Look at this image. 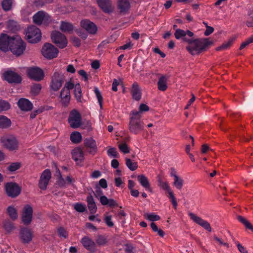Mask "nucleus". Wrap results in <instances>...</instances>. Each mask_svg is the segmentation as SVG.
Returning <instances> with one entry per match:
<instances>
[{
	"label": "nucleus",
	"mask_w": 253,
	"mask_h": 253,
	"mask_svg": "<svg viewBox=\"0 0 253 253\" xmlns=\"http://www.w3.org/2000/svg\"><path fill=\"white\" fill-rule=\"evenodd\" d=\"M81 243L84 248L86 250L94 252L96 250L95 243L87 236L84 237L81 240Z\"/></svg>",
	"instance_id": "nucleus-20"
},
{
	"label": "nucleus",
	"mask_w": 253,
	"mask_h": 253,
	"mask_svg": "<svg viewBox=\"0 0 253 253\" xmlns=\"http://www.w3.org/2000/svg\"><path fill=\"white\" fill-rule=\"evenodd\" d=\"M144 216L147 219L152 221H157L160 219V217L159 215L154 213H146L144 214Z\"/></svg>",
	"instance_id": "nucleus-44"
},
{
	"label": "nucleus",
	"mask_w": 253,
	"mask_h": 253,
	"mask_svg": "<svg viewBox=\"0 0 253 253\" xmlns=\"http://www.w3.org/2000/svg\"><path fill=\"white\" fill-rule=\"evenodd\" d=\"M97 4L102 11L106 13H111L114 10L111 0H96Z\"/></svg>",
	"instance_id": "nucleus-19"
},
{
	"label": "nucleus",
	"mask_w": 253,
	"mask_h": 253,
	"mask_svg": "<svg viewBox=\"0 0 253 253\" xmlns=\"http://www.w3.org/2000/svg\"><path fill=\"white\" fill-rule=\"evenodd\" d=\"M9 50L15 56H19L23 54L26 44L19 36L12 37Z\"/></svg>",
	"instance_id": "nucleus-3"
},
{
	"label": "nucleus",
	"mask_w": 253,
	"mask_h": 253,
	"mask_svg": "<svg viewBox=\"0 0 253 253\" xmlns=\"http://www.w3.org/2000/svg\"><path fill=\"white\" fill-rule=\"evenodd\" d=\"M42 55L48 59H52L57 56L58 50L50 43H45L41 50Z\"/></svg>",
	"instance_id": "nucleus-9"
},
{
	"label": "nucleus",
	"mask_w": 253,
	"mask_h": 253,
	"mask_svg": "<svg viewBox=\"0 0 253 253\" xmlns=\"http://www.w3.org/2000/svg\"><path fill=\"white\" fill-rule=\"evenodd\" d=\"M4 227L7 231L10 232L13 229L14 226L10 221H5L4 223Z\"/></svg>",
	"instance_id": "nucleus-58"
},
{
	"label": "nucleus",
	"mask_w": 253,
	"mask_h": 253,
	"mask_svg": "<svg viewBox=\"0 0 253 253\" xmlns=\"http://www.w3.org/2000/svg\"><path fill=\"white\" fill-rule=\"evenodd\" d=\"M65 79V77L62 72L57 71H55L51 78L50 84L51 88L55 91H58L62 86Z\"/></svg>",
	"instance_id": "nucleus-7"
},
{
	"label": "nucleus",
	"mask_w": 253,
	"mask_h": 253,
	"mask_svg": "<svg viewBox=\"0 0 253 253\" xmlns=\"http://www.w3.org/2000/svg\"><path fill=\"white\" fill-rule=\"evenodd\" d=\"M20 167V164L19 163H11L8 167L7 169L10 171H14Z\"/></svg>",
	"instance_id": "nucleus-49"
},
{
	"label": "nucleus",
	"mask_w": 253,
	"mask_h": 253,
	"mask_svg": "<svg viewBox=\"0 0 253 253\" xmlns=\"http://www.w3.org/2000/svg\"><path fill=\"white\" fill-rule=\"evenodd\" d=\"M13 0H2L1 3V7L5 11L11 9Z\"/></svg>",
	"instance_id": "nucleus-38"
},
{
	"label": "nucleus",
	"mask_w": 253,
	"mask_h": 253,
	"mask_svg": "<svg viewBox=\"0 0 253 253\" xmlns=\"http://www.w3.org/2000/svg\"><path fill=\"white\" fill-rule=\"evenodd\" d=\"M27 73L29 78L36 81H41L44 78L43 71L38 67L29 68L27 70Z\"/></svg>",
	"instance_id": "nucleus-12"
},
{
	"label": "nucleus",
	"mask_w": 253,
	"mask_h": 253,
	"mask_svg": "<svg viewBox=\"0 0 253 253\" xmlns=\"http://www.w3.org/2000/svg\"><path fill=\"white\" fill-rule=\"evenodd\" d=\"M186 35L189 37H192L194 34L189 30L184 31L180 29H176L175 30L174 36L176 39H182L184 36H186Z\"/></svg>",
	"instance_id": "nucleus-26"
},
{
	"label": "nucleus",
	"mask_w": 253,
	"mask_h": 253,
	"mask_svg": "<svg viewBox=\"0 0 253 253\" xmlns=\"http://www.w3.org/2000/svg\"><path fill=\"white\" fill-rule=\"evenodd\" d=\"M131 92L134 99L138 101L141 99V92L137 83L133 84Z\"/></svg>",
	"instance_id": "nucleus-23"
},
{
	"label": "nucleus",
	"mask_w": 253,
	"mask_h": 253,
	"mask_svg": "<svg viewBox=\"0 0 253 253\" xmlns=\"http://www.w3.org/2000/svg\"><path fill=\"white\" fill-rule=\"evenodd\" d=\"M33 217V208L29 205H26L23 208L21 215L22 221L24 224L28 225L31 222Z\"/></svg>",
	"instance_id": "nucleus-13"
},
{
	"label": "nucleus",
	"mask_w": 253,
	"mask_h": 253,
	"mask_svg": "<svg viewBox=\"0 0 253 253\" xmlns=\"http://www.w3.org/2000/svg\"><path fill=\"white\" fill-rule=\"evenodd\" d=\"M157 179L158 186H159L163 190L167 191L168 193L169 194V197L171 200V202L173 207L176 209L177 206V203L173 193L169 185L168 182L164 181L163 180V176L161 174H158L157 176Z\"/></svg>",
	"instance_id": "nucleus-5"
},
{
	"label": "nucleus",
	"mask_w": 253,
	"mask_h": 253,
	"mask_svg": "<svg viewBox=\"0 0 253 253\" xmlns=\"http://www.w3.org/2000/svg\"><path fill=\"white\" fill-rule=\"evenodd\" d=\"M137 178L142 187L144 188H150V182L148 178L144 174L138 175Z\"/></svg>",
	"instance_id": "nucleus-31"
},
{
	"label": "nucleus",
	"mask_w": 253,
	"mask_h": 253,
	"mask_svg": "<svg viewBox=\"0 0 253 253\" xmlns=\"http://www.w3.org/2000/svg\"><path fill=\"white\" fill-rule=\"evenodd\" d=\"M78 74L83 78L84 81L87 82L88 81V76L84 70H79L78 71Z\"/></svg>",
	"instance_id": "nucleus-64"
},
{
	"label": "nucleus",
	"mask_w": 253,
	"mask_h": 253,
	"mask_svg": "<svg viewBox=\"0 0 253 253\" xmlns=\"http://www.w3.org/2000/svg\"><path fill=\"white\" fill-rule=\"evenodd\" d=\"M51 39L59 48H63L67 45L68 41L66 36L59 31H53L51 34Z\"/></svg>",
	"instance_id": "nucleus-8"
},
{
	"label": "nucleus",
	"mask_w": 253,
	"mask_h": 253,
	"mask_svg": "<svg viewBox=\"0 0 253 253\" xmlns=\"http://www.w3.org/2000/svg\"><path fill=\"white\" fill-rule=\"evenodd\" d=\"M81 127L83 129H86L88 131L92 130L91 125L90 122H87L86 124L82 123Z\"/></svg>",
	"instance_id": "nucleus-60"
},
{
	"label": "nucleus",
	"mask_w": 253,
	"mask_h": 253,
	"mask_svg": "<svg viewBox=\"0 0 253 253\" xmlns=\"http://www.w3.org/2000/svg\"><path fill=\"white\" fill-rule=\"evenodd\" d=\"M33 234L31 231L27 228H22L20 232V239L24 244H29L32 240Z\"/></svg>",
	"instance_id": "nucleus-18"
},
{
	"label": "nucleus",
	"mask_w": 253,
	"mask_h": 253,
	"mask_svg": "<svg viewBox=\"0 0 253 253\" xmlns=\"http://www.w3.org/2000/svg\"><path fill=\"white\" fill-rule=\"evenodd\" d=\"M104 220H105V222L108 225V226L111 227L114 226V223L112 221V220H111V215L106 216L105 217Z\"/></svg>",
	"instance_id": "nucleus-63"
},
{
	"label": "nucleus",
	"mask_w": 253,
	"mask_h": 253,
	"mask_svg": "<svg viewBox=\"0 0 253 253\" xmlns=\"http://www.w3.org/2000/svg\"><path fill=\"white\" fill-rule=\"evenodd\" d=\"M17 105L21 110L23 111H30L33 108V104L28 99L22 98L17 102Z\"/></svg>",
	"instance_id": "nucleus-21"
},
{
	"label": "nucleus",
	"mask_w": 253,
	"mask_h": 253,
	"mask_svg": "<svg viewBox=\"0 0 253 253\" xmlns=\"http://www.w3.org/2000/svg\"><path fill=\"white\" fill-rule=\"evenodd\" d=\"M167 79L165 76H163L160 78L158 82V87L160 90L164 91L167 89Z\"/></svg>",
	"instance_id": "nucleus-34"
},
{
	"label": "nucleus",
	"mask_w": 253,
	"mask_h": 253,
	"mask_svg": "<svg viewBox=\"0 0 253 253\" xmlns=\"http://www.w3.org/2000/svg\"><path fill=\"white\" fill-rule=\"evenodd\" d=\"M81 115L78 111L73 110L70 112L68 121L71 127L77 128L81 126Z\"/></svg>",
	"instance_id": "nucleus-11"
},
{
	"label": "nucleus",
	"mask_w": 253,
	"mask_h": 253,
	"mask_svg": "<svg viewBox=\"0 0 253 253\" xmlns=\"http://www.w3.org/2000/svg\"><path fill=\"white\" fill-rule=\"evenodd\" d=\"M58 232L60 237H63L65 238L68 236V233L66 230L63 227H60L58 229Z\"/></svg>",
	"instance_id": "nucleus-59"
},
{
	"label": "nucleus",
	"mask_w": 253,
	"mask_h": 253,
	"mask_svg": "<svg viewBox=\"0 0 253 253\" xmlns=\"http://www.w3.org/2000/svg\"><path fill=\"white\" fill-rule=\"evenodd\" d=\"M75 210L80 212H83L85 211V205L80 204L77 203L74 205Z\"/></svg>",
	"instance_id": "nucleus-52"
},
{
	"label": "nucleus",
	"mask_w": 253,
	"mask_h": 253,
	"mask_svg": "<svg viewBox=\"0 0 253 253\" xmlns=\"http://www.w3.org/2000/svg\"><path fill=\"white\" fill-rule=\"evenodd\" d=\"M71 41L75 46L79 47L81 45V40L78 37L72 36L71 38Z\"/></svg>",
	"instance_id": "nucleus-57"
},
{
	"label": "nucleus",
	"mask_w": 253,
	"mask_h": 253,
	"mask_svg": "<svg viewBox=\"0 0 253 253\" xmlns=\"http://www.w3.org/2000/svg\"><path fill=\"white\" fill-rule=\"evenodd\" d=\"M51 177V172L49 169H45L42 173L40 178L49 181L50 178Z\"/></svg>",
	"instance_id": "nucleus-45"
},
{
	"label": "nucleus",
	"mask_w": 253,
	"mask_h": 253,
	"mask_svg": "<svg viewBox=\"0 0 253 253\" xmlns=\"http://www.w3.org/2000/svg\"><path fill=\"white\" fill-rule=\"evenodd\" d=\"M126 165L131 171L136 170L138 168L137 163L136 162H133L127 158H126Z\"/></svg>",
	"instance_id": "nucleus-37"
},
{
	"label": "nucleus",
	"mask_w": 253,
	"mask_h": 253,
	"mask_svg": "<svg viewBox=\"0 0 253 253\" xmlns=\"http://www.w3.org/2000/svg\"><path fill=\"white\" fill-rule=\"evenodd\" d=\"M81 27L90 34H95L97 32V27L94 23L89 20L84 19L81 21Z\"/></svg>",
	"instance_id": "nucleus-17"
},
{
	"label": "nucleus",
	"mask_w": 253,
	"mask_h": 253,
	"mask_svg": "<svg viewBox=\"0 0 253 253\" xmlns=\"http://www.w3.org/2000/svg\"><path fill=\"white\" fill-rule=\"evenodd\" d=\"M7 211L9 216L12 219L15 220L17 219V213L15 208L10 206L7 208Z\"/></svg>",
	"instance_id": "nucleus-42"
},
{
	"label": "nucleus",
	"mask_w": 253,
	"mask_h": 253,
	"mask_svg": "<svg viewBox=\"0 0 253 253\" xmlns=\"http://www.w3.org/2000/svg\"><path fill=\"white\" fill-rule=\"evenodd\" d=\"M107 154L109 156H112L113 157L116 158L118 157V152L116 151V149L114 147L110 148L107 151Z\"/></svg>",
	"instance_id": "nucleus-55"
},
{
	"label": "nucleus",
	"mask_w": 253,
	"mask_h": 253,
	"mask_svg": "<svg viewBox=\"0 0 253 253\" xmlns=\"http://www.w3.org/2000/svg\"><path fill=\"white\" fill-rule=\"evenodd\" d=\"M4 79L9 83L20 84L22 81L21 77L17 73L12 71H7L4 73Z\"/></svg>",
	"instance_id": "nucleus-15"
},
{
	"label": "nucleus",
	"mask_w": 253,
	"mask_h": 253,
	"mask_svg": "<svg viewBox=\"0 0 253 253\" xmlns=\"http://www.w3.org/2000/svg\"><path fill=\"white\" fill-rule=\"evenodd\" d=\"M130 3L128 0H118V7L121 13H126L130 8Z\"/></svg>",
	"instance_id": "nucleus-24"
},
{
	"label": "nucleus",
	"mask_w": 253,
	"mask_h": 253,
	"mask_svg": "<svg viewBox=\"0 0 253 253\" xmlns=\"http://www.w3.org/2000/svg\"><path fill=\"white\" fill-rule=\"evenodd\" d=\"M10 104L5 100H0V112L5 111L9 109Z\"/></svg>",
	"instance_id": "nucleus-43"
},
{
	"label": "nucleus",
	"mask_w": 253,
	"mask_h": 253,
	"mask_svg": "<svg viewBox=\"0 0 253 253\" xmlns=\"http://www.w3.org/2000/svg\"><path fill=\"white\" fill-rule=\"evenodd\" d=\"M130 115L129 130L132 133L138 134L144 128V123L141 121V116L140 115V112L133 110L131 111Z\"/></svg>",
	"instance_id": "nucleus-2"
},
{
	"label": "nucleus",
	"mask_w": 253,
	"mask_h": 253,
	"mask_svg": "<svg viewBox=\"0 0 253 253\" xmlns=\"http://www.w3.org/2000/svg\"><path fill=\"white\" fill-rule=\"evenodd\" d=\"M53 0H35V4L37 6H42L46 3H51Z\"/></svg>",
	"instance_id": "nucleus-50"
},
{
	"label": "nucleus",
	"mask_w": 253,
	"mask_h": 253,
	"mask_svg": "<svg viewBox=\"0 0 253 253\" xmlns=\"http://www.w3.org/2000/svg\"><path fill=\"white\" fill-rule=\"evenodd\" d=\"M72 158L75 161H83L84 158V152L80 148L74 149L72 152Z\"/></svg>",
	"instance_id": "nucleus-29"
},
{
	"label": "nucleus",
	"mask_w": 253,
	"mask_h": 253,
	"mask_svg": "<svg viewBox=\"0 0 253 253\" xmlns=\"http://www.w3.org/2000/svg\"><path fill=\"white\" fill-rule=\"evenodd\" d=\"M94 92L95 93L96 96L98 99V102L100 107H102L103 98L100 92L97 87H94Z\"/></svg>",
	"instance_id": "nucleus-51"
},
{
	"label": "nucleus",
	"mask_w": 253,
	"mask_h": 253,
	"mask_svg": "<svg viewBox=\"0 0 253 253\" xmlns=\"http://www.w3.org/2000/svg\"><path fill=\"white\" fill-rule=\"evenodd\" d=\"M45 16V13L40 11L33 16V21L37 25H41Z\"/></svg>",
	"instance_id": "nucleus-30"
},
{
	"label": "nucleus",
	"mask_w": 253,
	"mask_h": 253,
	"mask_svg": "<svg viewBox=\"0 0 253 253\" xmlns=\"http://www.w3.org/2000/svg\"><path fill=\"white\" fill-rule=\"evenodd\" d=\"M12 37L7 34H1L0 35V50L4 52L7 51L10 48Z\"/></svg>",
	"instance_id": "nucleus-16"
},
{
	"label": "nucleus",
	"mask_w": 253,
	"mask_h": 253,
	"mask_svg": "<svg viewBox=\"0 0 253 253\" xmlns=\"http://www.w3.org/2000/svg\"><path fill=\"white\" fill-rule=\"evenodd\" d=\"M182 40L183 42L188 43L186 48L192 55L200 54L213 44V41H210L208 38L193 40L192 37L188 38L184 36Z\"/></svg>",
	"instance_id": "nucleus-1"
},
{
	"label": "nucleus",
	"mask_w": 253,
	"mask_h": 253,
	"mask_svg": "<svg viewBox=\"0 0 253 253\" xmlns=\"http://www.w3.org/2000/svg\"><path fill=\"white\" fill-rule=\"evenodd\" d=\"M119 148L120 150L125 154L128 153L129 149L126 143H123L119 145Z\"/></svg>",
	"instance_id": "nucleus-53"
},
{
	"label": "nucleus",
	"mask_w": 253,
	"mask_h": 253,
	"mask_svg": "<svg viewBox=\"0 0 253 253\" xmlns=\"http://www.w3.org/2000/svg\"><path fill=\"white\" fill-rule=\"evenodd\" d=\"M96 242L99 246H104L106 244L107 240L104 236L99 235L97 237Z\"/></svg>",
	"instance_id": "nucleus-47"
},
{
	"label": "nucleus",
	"mask_w": 253,
	"mask_h": 253,
	"mask_svg": "<svg viewBox=\"0 0 253 253\" xmlns=\"http://www.w3.org/2000/svg\"><path fill=\"white\" fill-rule=\"evenodd\" d=\"M25 36L29 42L37 43L41 40V32L36 26L32 25L28 27Z\"/></svg>",
	"instance_id": "nucleus-6"
},
{
	"label": "nucleus",
	"mask_w": 253,
	"mask_h": 253,
	"mask_svg": "<svg viewBox=\"0 0 253 253\" xmlns=\"http://www.w3.org/2000/svg\"><path fill=\"white\" fill-rule=\"evenodd\" d=\"M233 40H230L227 42L223 43L221 46L216 48V50L226 49L230 47L233 42Z\"/></svg>",
	"instance_id": "nucleus-46"
},
{
	"label": "nucleus",
	"mask_w": 253,
	"mask_h": 253,
	"mask_svg": "<svg viewBox=\"0 0 253 253\" xmlns=\"http://www.w3.org/2000/svg\"><path fill=\"white\" fill-rule=\"evenodd\" d=\"M60 97L62 103L64 104L65 106H67L71 98L70 91L65 88H63L60 92Z\"/></svg>",
	"instance_id": "nucleus-22"
},
{
	"label": "nucleus",
	"mask_w": 253,
	"mask_h": 253,
	"mask_svg": "<svg viewBox=\"0 0 253 253\" xmlns=\"http://www.w3.org/2000/svg\"><path fill=\"white\" fill-rule=\"evenodd\" d=\"M82 137L81 133L78 131H75L71 133L70 139L74 143H79L82 141Z\"/></svg>",
	"instance_id": "nucleus-35"
},
{
	"label": "nucleus",
	"mask_w": 253,
	"mask_h": 253,
	"mask_svg": "<svg viewBox=\"0 0 253 253\" xmlns=\"http://www.w3.org/2000/svg\"><path fill=\"white\" fill-rule=\"evenodd\" d=\"M95 191H92V192L94 193L95 196L96 198H98L99 197H101V196H103V193L102 190L101 189L99 186L98 185H96L95 188Z\"/></svg>",
	"instance_id": "nucleus-56"
},
{
	"label": "nucleus",
	"mask_w": 253,
	"mask_h": 253,
	"mask_svg": "<svg viewBox=\"0 0 253 253\" xmlns=\"http://www.w3.org/2000/svg\"><path fill=\"white\" fill-rule=\"evenodd\" d=\"M237 219L240 222L244 224L247 228L251 229L253 232V226L248 220H247L246 218L241 215H238L237 216Z\"/></svg>",
	"instance_id": "nucleus-39"
},
{
	"label": "nucleus",
	"mask_w": 253,
	"mask_h": 253,
	"mask_svg": "<svg viewBox=\"0 0 253 253\" xmlns=\"http://www.w3.org/2000/svg\"><path fill=\"white\" fill-rule=\"evenodd\" d=\"M78 36L83 40H85L87 37V34L83 30L79 29L75 30Z\"/></svg>",
	"instance_id": "nucleus-54"
},
{
	"label": "nucleus",
	"mask_w": 253,
	"mask_h": 253,
	"mask_svg": "<svg viewBox=\"0 0 253 253\" xmlns=\"http://www.w3.org/2000/svg\"><path fill=\"white\" fill-rule=\"evenodd\" d=\"M0 141L4 148L10 151H15L18 148V141L13 135H6L0 138Z\"/></svg>",
	"instance_id": "nucleus-4"
},
{
	"label": "nucleus",
	"mask_w": 253,
	"mask_h": 253,
	"mask_svg": "<svg viewBox=\"0 0 253 253\" xmlns=\"http://www.w3.org/2000/svg\"><path fill=\"white\" fill-rule=\"evenodd\" d=\"M235 243L237 244L238 249L241 253H248L246 249L238 242H236Z\"/></svg>",
	"instance_id": "nucleus-61"
},
{
	"label": "nucleus",
	"mask_w": 253,
	"mask_h": 253,
	"mask_svg": "<svg viewBox=\"0 0 253 253\" xmlns=\"http://www.w3.org/2000/svg\"><path fill=\"white\" fill-rule=\"evenodd\" d=\"M4 189L6 195L12 198L17 197L21 193V188L15 182H7L5 184Z\"/></svg>",
	"instance_id": "nucleus-10"
},
{
	"label": "nucleus",
	"mask_w": 253,
	"mask_h": 253,
	"mask_svg": "<svg viewBox=\"0 0 253 253\" xmlns=\"http://www.w3.org/2000/svg\"><path fill=\"white\" fill-rule=\"evenodd\" d=\"M7 28L8 30L15 32L20 29V26L16 21L10 20L7 22Z\"/></svg>",
	"instance_id": "nucleus-33"
},
{
	"label": "nucleus",
	"mask_w": 253,
	"mask_h": 253,
	"mask_svg": "<svg viewBox=\"0 0 253 253\" xmlns=\"http://www.w3.org/2000/svg\"><path fill=\"white\" fill-rule=\"evenodd\" d=\"M11 122L6 116H0V128H7L11 126Z\"/></svg>",
	"instance_id": "nucleus-32"
},
{
	"label": "nucleus",
	"mask_w": 253,
	"mask_h": 253,
	"mask_svg": "<svg viewBox=\"0 0 253 253\" xmlns=\"http://www.w3.org/2000/svg\"><path fill=\"white\" fill-rule=\"evenodd\" d=\"M86 201L87 203V206L90 213H94L96 211L97 207L93 196L91 194H89V195L87 197Z\"/></svg>",
	"instance_id": "nucleus-27"
},
{
	"label": "nucleus",
	"mask_w": 253,
	"mask_h": 253,
	"mask_svg": "<svg viewBox=\"0 0 253 253\" xmlns=\"http://www.w3.org/2000/svg\"><path fill=\"white\" fill-rule=\"evenodd\" d=\"M75 96L79 102H81L82 99V90L80 84H75V88L74 90Z\"/></svg>",
	"instance_id": "nucleus-40"
},
{
	"label": "nucleus",
	"mask_w": 253,
	"mask_h": 253,
	"mask_svg": "<svg viewBox=\"0 0 253 253\" xmlns=\"http://www.w3.org/2000/svg\"><path fill=\"white\" fill-rule=\"evenodd\" d=\"M188 215L191 220L195 223L202 227L205 230L209 232L211 231V228L210 224L206 220H204L201 217L196 215L192 212H189Z\"/></svg>",
	"instance_id": "nucleus-14"
},
{
	"label": "nucleus",
	"mask_w": 253,
	"mask_h": 253,
	"mask_svg": "<svg viewBox=\"0 0 253 253\" xmlns=\"http://www.w3.org/2000/svg\"><path fill=\"white\" fill-rule=\"evenodd\" d=\"M60 29L64 33H71L74 30V26L71 23L61 21L60 25Z\"/></svg>",
	"instance_id": "nucleus-28"
},
{
	"label": "nucleus",
	"mask_w": 253,
	"mask_h": 253,
	"mask_svg": "<svg viewBox=\"0 0 253 253\" xmlns=\"http://www.w3.org/2000/svg\"><path fill=\"white\" fill-rule=\"evenodd\" d=\"M41 88L42 86L41 84H34L31 87V93L33 95H37L40 93Z\"/></svg>",
	"instance_id": "nucleus-41"
},
{
	"label": "nucleus",
	"mask_w": 253,
	"mask_h": 253,
	"mask_svg": "<svg viewBox=\"0 0 253 253\" xmlns=\"http://www.w3.org/2000/svg\"><path fill=\"white\" fill-rule=\"evenodd\" d=\"M74 87H75V85L71 80L65 84L63 88H65L70 91V89H72Z\"/></svg>",
	"instance_id": "nucleus-62"
},
{
	"label": "nucleus",
	"mask_w": 253,
	"mask_h": 253,
	"mask_svg": "<svg viewBox=\"0 0 253 253\" xmlns=\"http://www.w3.org/2000/svg\"><path fill=\"white\" fill-rule=\"evenodd\" d=\"M173 185L178 190H181L183 186L184 180L183 179L178 176H176L174 178L173 182Z\"/></svg>",
	"instance_id": "nucleus-36"
},
{
	"label": "nucleus",
	"mask_w": 253,
	"mask_h": 253,
	"mask_svg": "<svg viewBox=\"0 0 253 253\" xmlns=\"http://www.w3.org/2000/svg\"><path fill=\"white\" fill-rule=\"evenodd\" d=\"M84 143L86 147L90 149V153H92L93 152L94 153L96 152L97 149L96 142L92 138H85L84 140Z\"/></svg>",
	"instance_id": "nucleus-25"
},
{
	"label": "nucleus",
	"mask_w": 253,
	"mask_h": 253,
	"mask_svg": "<svg viewBox=\"0 0 253 253\" xmlns=\"http://www.w3.org/2000/svg\"><path fill=\"white\" fill-rule=\"evenodd\" d=\"M49 181L44 180L41 178H40V180L39 181V188L43 190H44L46 189L47 186L48 184Z\"/></svg>",
	"instance_id": "nucleus-48"
}]
</instances>
